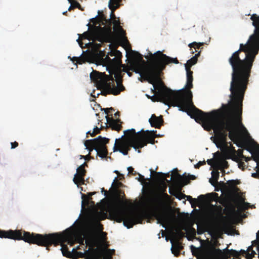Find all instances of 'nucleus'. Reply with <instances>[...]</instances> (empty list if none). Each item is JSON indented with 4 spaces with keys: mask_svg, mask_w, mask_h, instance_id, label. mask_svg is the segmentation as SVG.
Returning a JSON list of instances; mask_svg holds the SVG:
<instances>
[{
    "mask_svg": "<svg viewBox=\"0 0 259 259\" xmlns=\"http://www.w3.org/2000/svg\"><path fill=\"white\" fill-rule=\"evenodd\" d=\"M250 20L254 27L251 34L245 44H240L238 50L234 52L229 59V62L232 68V79L230 83L231 103L223 105L227 109L229 106L236 119L231 118H220V111L214 110L206 113L196 107L192 102L193 71L191 68L185 67L187 72V82L185 89L180 90L178 95L184 94L186 101V107L190 109L195 120L202 124L207 131L213 130L216 139L220 144H225L227 137L234 144L244 148L251 154L252 150L249 147H244L240 142V134L237 127L238 124L244 130L245 127L242 123L243 100L249 82L253 63L259 51V15L253 14Z\"/></svg>",
    "mask_w": 259,
    "mask_h": 259,
    "instance_id": "obj_1",
    "label": "nucleus"
},
{
    "mask_svg": "<svg viewBox=\"0 0 259 259\" xmlns=\"http://www.w3.org/2000/svg\"><path fill=\"white\" fill-rule=\"evenodd\" d=\"M116 179V178L112 186L116 192V195L113 203L109 208V216L111 220L118 223L123 222L124 226L128 229L131 228L134 225L142 223L143 217L139 212L128 211L126 209V200L121 198V196L125 197L124 192L118 190V183L115 184Z\"/></svg>",
    "mask_w": 259,
    "mask_h": 259,
    "instance_id": "obj_2",
    "label": "nucleus"
},
{
    "mask_svg": "<svg viewBox=\"0 0 259 259\" xmlns=\"http://www.w3.org/2000/svg\"><path fill=\"white\" fill-rule=\"evenodd\" d=\"M145 134L142 130L136 133L134 128L124 131V136L120 139H116L113 147V151H119L124 155H127L132 147L138 150L140 153V149L146 146L147 143L154 144L156 131H146Z\"/></svg>",
    "mask_w": 259,
    "mask_h": 259,
    "instance_id": "obj_3",
    "label": "nucleus"
},
{
    "mask_svg": "<svg viewBox=\"0 0 259 259\" xmlns=\"http://www.w3.org/2000/svg\"><path fill=\"white\" fill-rule=\"evenodd\" d=\"M161 88L162 89L159 90L158 94L156 96H148V98L151 99L153 102H162L165 105L177 106L179 108L180 111L185 112L191 118L194 119V117L191 114L190 109L186 107V101L184 94L178 95L171 89L164 85V83L161 84L158 82H155V85L153 87L154 89L156 87ZM155 92V90H153Z\"/></svg>",
    "mask_w": 259,
    "mask_h": 259,
    "instance_id": "obj_4",
    "label": "nucleus"
},
{
    "mask_svg": "<svg viewBox=\"0 0 259 259\" xmlns=\"http://www.w3.org/2000/svg\"><path fill=\"white\" fill-rule=\"evenodd\" d=\"M139 57L140 61H135L130 65V69L136 73L140 74L144 80L148 81L153 85H155V82L163 84V82L159 77L155 63L154 61L153 54L150 53L149 64L147 65L146 62L143 59L142 55L136 53Z\"/></svg>",
    "mask_w": 259,
    "mask_h": 259,
    "instance_id": "obj_5",
    "label": "nucleus"
},
{
    "mask_svg": "<svg viewBox=\"0 0 259 259\" xmlns=\"http://www.w3.org/2000/svg\"><path fill=\"white\" fill-rule=\"evenodd\" d=\"M90 78L96 83L98 89L101 91V94L103 96L110 94L118 95L125 90L120 81H117L116 86L113 77L105 73L93 71L90 74Z\"/></svg>",
    "mask_w": 259,
    "mask_h": 259,
    "instance_id": "obj_6",
    "label": "nucleus"
},
{
    "mask_svg": "<svg viewBox=\"0 0 259 259\" xmlns=\"http://www.w3.org/2000/svg\"><path fill=\"white\" fill-rule=\"evenodd\" d=\"M166 189V188L165 187L161 192L155 194L148 201L149 209L153 214L158 223L161 224L164 228H165L166 225L170 222L169 214L166 212L161 211L165 202L169 201L170 199V196L165 192Z\"/></svg>",
    "mask_w": 259,
    "mask_h": 259,
    "instance_id": "obj_7",
    "label": "nucleus"
},
{
    "mask_svg": "<svg viewBox=\"0 0 259 259\" xmlns=\"http://www.w3.org/2000/svg\"><path fill=\"white\" fill-rule=\"evenodd\" d=\"M0 238L23 240L29 244L45 246V234L31 233L22 230H9L8 231L0 230Z\"/></svg>",
    "mask_w": 259,
    "mask_h": 259,
    "instance_id": "obj_8",
    "label": "nucleus"
},
{
    "mask_svg": "<svg viewBox=\"0 0 259 259\" xmlns=\"http://www.w3.org/2000/svg\"><path fill=\"white\" fill-rule=\"evenodd\" d=\"M87 39L89 40H97L101 43L111 42L113 40V33L111 27H101L100 26H94L90 28L89 30L84 32L77 39L80 47L82 48L83 44L80 39Z\"/></svg>",
    "mask_w": 259,
    "mask_h": 259,
    "instance_id": "obj_9",
    "label": "nucleus"
},
{
    "mask_svg": "<svg viewBox=\"0 0 259 259\" xmlns=\"http://www.w3.org/2000/svg\"><path fill=\"white\" fill-rule=\"evenodd\" d=\"M109 142V139L102 137L101 136L92 140H85L84 145L86 149L89 151V153L85 156L81 155L80 158H84L85 160H89L92 158L90 154L91 152L93 150L96 151L97 157L99 156L101 157V159L107 158L108 152L106 144L108 143Z\"/></svg>",
    "mask_w": 259,
    "mask_h": 259,
    "instance_id": "obj_10",
    "label": "nucleus"
},
{
    "mask_svg": "<svg viewBox=\"0 0 259 259\" xmlns=\"http://www.w3.org/2000/svg\"><path fill=\"white\" fill-rule=\"evenodd\" d=\"M85 243L87 246H89L88 250L92 251L97 250L96 253L100 254L102 256V259H112V255L115 253L114 249H108L109 245L107 243L103 245L100 248H95L99 244L98 239L94 235L89 234L85 236Z\"/></svg>",
    "mask_w": 259,
    "mask_h": 259,
    "instance_id": "obj_11",
    "label": "nucleus"
},
{
    "mask_svg": "<svg viewBox=\"0 0 259 259\" xmlns=\"http://www.w3.org/2000/svg\"><path fill=\"white\" fill-rule=\"evenodd\" d=\"M153 57L160 78L163 74L162 71L165 69L167 65L170 63H179L177 58H172L168 57L159 51L153 54Z\"/></svg>",
    "mask_w": 259,
    "mask_h": 259,
    "instance_id": "obj_12",
    "label": "nucleus"
},
{
    "mask_svg": "<svg viewBox=\"0 0 259 259\" xmlns=\"http://www.w3.org/2000/svg\"><path fill=\"white\" fill-rule=\"evenodd\" d=\"M99 55L105 63L111 66H118L121 63L122 53L116 49H111L107 55L105 52L99 51Z\"/></svg>",
    "mask_w": 259,
    "mask_h": 259,
    "instance_id": "obj_13",
    "label": "nucleus"
},
{
    "mask_svg": "<svg viewBox=\"0 0 259 259\" xmlns=\"http://www.w3.org/2000/svg\"><path fill=\"white\" fill-rule=\"evenodd\" d=\"M87 174V170L83 165H80L76 169V173L73 178V182L77 186L84 184V177Z\"/></svg>",
    "mask_w": 259,
    "mask_h": 259,
    "instance_id": "obj_14",
    "label": "nucleus"
},
{
    "mask_svg": "<svg viewBox=\"0 0 259 259\" xmlns=\"http://www.w3.org/2000/svg\"><path fill=\"white\" fill-rule=\"evenodd\" d=\"M176 172L175 176L176 177V180L181 186V187L184 186L190 183V180H194L196 179V177L194 175H189L188 177L185 176L182 177L178 172V169H176Z\"/></svg>",
    "mask_w": 259,
    "mask_h": 259,
    "instance_id": "obj_15",
    "label": "nucleus"
},
{
    "mask_svg": "<svg viewBox=\"0 0 259 259\" xmlns=\"http://www.w3.org/2000/svg\"><path fill=\"white\" fill-rule=\"evenodd\" d=\"M173 236L177 242V243L175 248L172 247L171 250L172 253H174L175 256H178L180 254L179 252L181 249L180 244L179 243V240L184 237V233L180 230H178L176 233H173Z\"/></svg>",
    "mask_w": 259,
    "mask_h": 259,
    "instance_id": "obj_16",
    "label": "nucleus"
},
{
    "mask_svg": "<svg viewBox=\"0 0 259 259\" xmlns=\"http://www.w3.org/2000/svg\"><path fill=\"white\" fill-rule=\"evenodd\" d=\"M107 124L108 125L107 127H110L112 130L119 132L121 130L122 125L119 123L120 122V119H114L112 117H109L108 115L106 116Z\"/></svg>",
    "mask_w": 259,
    "mask_h": 259,
    "instance_id": "obj_17",
    "label": "nucleus"
},
{
    "mask_svg": "<svg viewBox=\"0 0 259 259\" xmlns=\"http://www.w3.org/2000/svg\"><path fill=\"white\" fill-rule=\"evenodd\" d=\"M151 126L157 128H160L164 122L162 116H156L155 114H152L151 118L149 119Z\"/></svg>",
    "mask_w": 259,
    "mask_h": 259,
    "instance_id": "obj_18",
    "label": "nucleus"
},
{
    "mask_svg": "<svg viewBox=\"0 0 259 259\" xmlns=\"http://www.w3.org/2000/svg\"><path fill=\"white\" fill-rule=\"evenodd\" d=\"M99 16L97 17L96 18H93L92 20V22L95 24H99L100 23H102L103 24L105 23L108 24L109 26L108 27L104 26L106 28L111 27V19H107L106 18V16L103 14L102 12L99 11L98 12ZM112 29V28H111Z\"/></svg>",
    "mask_w": 259,
    "mask_h": 259,
    "instance_id": "obj_19",
    "label": "nucleus"
},
{
    "mask_svg": "<svg viewBox=\"0 0 259 259\" xmlns=\"http://www.w3.org/2000/svg\"><path fill=\"white\" fill-rule=\"evenodd\" d=\"M122 0H110L109 2L108 7L111 11H115L118 9L121 5Z\"/></svg>",
    "mask_w": 259,
    "mask_h": 259,
    "instance_id": "obj_20",
    "label": "nucleus"
},
{
    "mask_svg": "<svg viewBox=\"0 0 259 259\" xmlns=\"http://www.w3.org/2000/svg\"><path fill=\"white\" fill-rule=\"evenodd\" d=\"M97 250H93L92 251H85V254L87 255V259H102V256L96 253Z\"/></svg>",
    "mask_w": 259,
    "mask_h": 259,
    "instance_id": "obj_21",
    "label": "nucleus"
},
{
    "mask_svg": "<svg viewBox=\"0 0 259 259\" xmlns=\"http://www.w3.org/2000/svg\"><path fill=\"white\" fill-rule=\"evenodd\" d=\"M112 23H113L118 30L119 32L122 35H124L125 34V31L123 30L121 26L119 25L120 21L119 18H118L117 20L116 19H114L112 20ZM114 29L115 30V27H114Z\"/></svg>",
    "mask_w": 259,
    "mask_h": 259,
    "instance_id": "obj_22",
    "label": "nucleus"
},
{
    "mask_svg": "<svg viewBox=\"0 0 259 259\" xmlns=\"http://www.w3.org/2000/svg\"><path fill=\"white\" fill-rule=\"evenodd\" d=\"M212 178L209 180V182L213 186H214L219 178V172L218 170H213L211 172Z\"/></svg>",
    "mask_w": 259,
    "mask_h": 259,
    "instance_id": "obj_23",
    "label": "nucleus"
},
{
    "mask_svg": "<svg viewBox=\"0 0 259 259\" xmlns=\"http://www.w3.org/2000/svg\"><path fill=\"white\" fill-rule=\"evenodd\" d=\"M200 52L196 54L195 56H193L190 59L187 61V63L185 64V66H187V67L191 68V66L194 64H195L197 62V57L199 56Z\"/></svg>",
    "mask_w": 259,
    "mask_h": 259,
    "instance_id": "obj_24",
    "label": "nucleus"
},
{
    "mask_svg": "<svg viewBox=\"0 0 259 259\" xmlns=\"http://www.w3.org/2000/svg\"><path fill=\"white\" fill-rule=\"evenodd\" d=\"M237 204L238 209L240 211L247 209L250 205L249 203L245 202L244 201L242 202H237Z\"/></svg>",
    "mask_w": 259,
    "mask_h": 259,
    "instance_id": "obj_25",
    "label": "nucleus"
},
{
    "mask_svg": "<svg viewBox=\"0 0 259 259\" xmlns=\"http://www.w3.org/2000/svg\"><path fill=\"white\" fill-rule=\"evenodd\" d=\"M93 218L94 220H96L98 222V224L99 227L101 228V229H103L102 225L99 223V221L105 219V218L103 217V215L100 212H97L93 215Z\"/></svg>",
    "mask_w": 259,
    "mask_h": 259,
    "instance_id": "obj_26",
    "label": "nucleus"
},
{
    "mask_svg": "<svg viewBox=\"0 0 259 259\" xmlns=\"http://www.w3.org/2000/svg\"><path fill=\"white\" fill-rule=\"evenodd\" d=\"M156 176L157 177V179L161 180L162 181H166L168 183L170 182V180H168L166 179V177H169V173L165 174L162 172H156Z\"/></svg>",
    "mask_w": 259,
    "mask_h": 259,
    "instance_id": "obj_27",
    "label": "nucleus"
},
{
    "mask_svg": "<svg viewBox=\"0 0 259 259\" xmlns=\"http://www.w3.org/2000/svg\"><path fill=\"white\" fill-rule=\"evenodd\" d=\"M228 253L230 256H233L237 259H241L240 253L239 251L234 249L228 250Z\"/></svg>",
    "mask_w": 259,
    "mask_h": 259,
    "instance_id": "obj_28",
    "label": "nucleus"
},
{
    "mask_svg": "<svg viewBox=\"0 0 259 259\" xmlns=\"http://www.w3.org/2000/svg\"><path fill=\"white\" fill-rule=\"evenodd\" d=\"M253 160L257 162V165L256 167V168H257V170H256V172L252 173L251 174V177L254 178L259 179V162L258 159L256 157H253Z\"/></svg>",
    "mask_w": 259,
    "mask_h": 259,
    "instance_id": "obj_29",
    "label": "nucleus"
},
{
    "mask_svg": "<svg viewBox=\"0 0 259 259\" xmlns=\"http://www.w3.org/2000/svg\"><path fill=\"white\" fill-rule=\"evenodd\" d=\"M203 43H197L196 42H193L189 44L188 46L191 49L194 48L195 50L196 49H199V48L203 45Z\"/></svg>",
    "mask_w": 259,
    "mask_h": 259,
    "instance_id": "obj_30",
    "label": "nucleus"
},
{
    "mask_svg": "<svg viewBox=\"0 0 259 259\" xmlns=\"http://www.w3.org/2000/svg\"><path fill=\"white\" fill-rule=\"evenodd\" d=\"M240 183V182L238 180H230V181H228L227 182V183L228 184V185L231 187H233V188H237L236 187V185H237V184H239Z\"/></svg>",
    "mask_w": 259,
    "mask_h": 259,
    "instance_id": "obj_31",
    "label": "nucleus"
},
{
    "mask_svg": "<svg viewBox=\"0 0 259 259\" xmlns=\"http://www.w3.org/2000/svg\"><path fill=\"white\" fill-rule=\"evenodd\" d=\"M221 165L222 167V168L221 169L222 170V172L223 173L225 174V171L224 169L228 168L229 167V163L226 160H224L221 162Z\"/></svg>",
    "mask_w": 259,
    "mask_h": 259,
    "instance_id": "obj_32",
    "label": "nucleus"
},
{
    "mask_svg": "<svg viewBox=\"0 0 259 259\" xmlns=\"http://www.w3.org/2000/svg\"><path fill=\"white\" fill-rule=\"evenodd\" d=\"M103 128V127L102 126L101 128H99L97 126L94 128L93 131L92 132L91 136L94 137L97 134L100 133L101 130Z\"/></svg>",
    "mask_w": 259,
    "mask_h": 259,
    "instance_id": "obj_33",
    "label": "nucleus"
},
{
    "mask_svg": "<svg viewBox=\"0 0 259 259\" xmlns=\"http://www.w3.org/2000/svg\"><path fill=\"white\" fill-rule=\"evenodd\" d=\"M72 4L74 8H78L79 10H80L81 11H83V9L81 8V6L80 5V4L76 1L73 0L72 1Z\"/></svg>",
    "mask_w": 259,
    "mask_h": 259,
    "instance_id": "obj_34",
    "label": "nucleus"
},
{
    "mask_svg": "<svg viewBox=\"0 0 259 259\" xmlns=\"http://www.w3.org/2000/svg\"><path fill=\"white\" fill-rule=\"evenodd\" d=\"M256 238H257V240H254L252 242L253 244H254V243L258 244L257 245V250L258 253V258H259V230L257 231V232L256 233Z\"/></svg>",
    "mask_w": 259,
    "mask_h": 259,
    "instance_id": "obj_35",
    "label": "nucleus"
},
{
    "mask_svg": "<svg viewBox=\"0 0 259 259\" xmlns=\"http://www.w3.org/2000/svg\"><path fill=\"white\" fill-rule=\"evenodd\" d=\"M127 170L129 174H132L134 176H135L137 174V172L134 171V169L132 166H130L127 168Z\"/></svg>",
    "mask_w": 259,
    "mask_h": 259,
    "instance_id": "obj_36",
    "label": "nucleus"
},
{
    "mask_svg": "<svg viewBox=\"0 0 259 259\" xmlns=\"http://www.w3.org/2000/svg\"><path fill=\"white\" fill-rule=\"evenodd\" d=\"M176 198L179 199L180 200L185 198V197L186 196L185 194H182V193H177L176 194Z\"/></svg>",
    "mask_w": 259,
    "mask_h": 259,
    "instance_id": "obj_37",
    "label": "nucleus"
},
{
    "mask_svg": "<svg viewBox=\"0 0 259 259\" xmlns=\"http://www.w3.org/2000/svg\"><path fill=\"white\" fill-rule=\"evenodd\" d=\"M255 254H256L254 250H252L251 251V253H247V254H246V258L253 257Z\"/></svg>",
    "mask_w": 259,
    "mask_h": 259,
    "instance_id": "obj_38",
    "label": "nucleus"
},
{
    "mask_svg": "<svg viewBox=\"0 0 259 259\" xmlns=\"http://www.w3.org/2000/svg\"><path fill=\"white\" fill-rule=\"evenodd\" d=\"M237 154L239 158L242 159V158H245V156L243 154V150L238 149L237 150Z\"/></svg>",
    "mask_w": 259,
    "mask_h": 259,
    "instance_id": "obj_39",
    "label": "nucleus"
},
{
    "mask_svg": "<svg viewBox=\"0 0 259 259\" xmlns=\"http://www.w3.org/2000/svg\"><path fill=\"white\" fill-rule=\"evenodd\" d=\"M217 210L218 211V214L219 216L222 215V211L223 210V208L221 205H218L215 206Z\"/></svg>",
    "mask_w": 259,
    "mask_h": 259,
    "instance_id": "obj_40",
    "label": "nucleus"
},
{
    "mask_svg": "<svg viewBox=\"0 0 259 259\" xmlns=\"http://www.w3.org/2000/svg\"><path fill=\"white\" fill-rule=\"evenodd\" d=\"M205 164V161L204 160L203 161H199L195 165V167L196 168H199L200 166Z\"/></svg>",
    "mask_w": 259,
    "mask_h": 259,
    "instance_id": "obj_41",
    "label": "nucleus"
},
{
    "mask_svg": "<svg viewBox=\"0 0 259 259\" xmlns=\"http://www.w3.org/2000/svg\"><path fill=\"white\" fill-rule=\"evenodd\" d=\"M11 148L14 149V148H16L17 147H18V143L16 141H15L14 142H11Z\"/></svg>",
    "mask_w": 259,
    "mask_h": 259,
    "instance_id": "obj_42",
    "label": "nucleus"
},
{
    "mask_svg": "<svg viewBox=\"0 0 259 259\" xmlns=\"http://www.w3.org/2000/svg\"><path fill=\"white\" fill-rule=\"evenodd\" d=\"M186 197H187V200L190 201V203H192V201H193L195 202L197 201V200L196 199H193L191 196H186Z\"/></svg>",
    "mask_w": 259,
    "mask_h": 259,
    "instance_id": "obj_43",
    "label": "nucleus"
},
{
    "mask_svg": "<svg viewBox=\"0 0 259 259\" xmlns=\"http://www.w3.org/2000/svg\"><path fill=\"white\" fill-rule=\"evenodd\" d=\"M114 12L115 11H111L110 14V18L109 19H111V21L114 19H116Z\"/></svg>",
    "mask_w": 259,
    "mask_h": 259,
    "instance_id": "obj_44",
    "label": "nucleus"
},
{
    "mask_svg": "<svg viewBox=\"0 0 259 259\" xmlns=\"http://www.w3.org/2000/svg\"><path fill=\"white\" fill-rule=\"evenodd\" d=\"M240 253V255H245V257H246V254H247V251H245L244 250H242L241 249L240 251H239Z\"/></svg>",
    "mask_w": 259,
    "mask_h": 259,
    "instance_id": "obj_45",
    "label": "nucleus"
},
{
    "mask_svg": "<svg viewBox=\"0 0 259 259\" xmlns=\"http://www.w3.org/2000/svg\"><path fill=\"white\" fill-rule=\"evenodd\" d=\"M121 65V66L123 67V71L124 72V70H130V67H128V66H126L125 65H122L121 63L119 65Z\"/></svg>",
    "mask_w": 259,
    "mask_h": 259,
    "instance_id": "obj_46",
    "label": "nucleus"
},
{
    "mask_svg": "<svg viewBox=\"0 0 259 259\" xmlns=\"http://www.w3.org/2000/svg\"><path fill=\"white\" fill-rule=\"evenodd\" d=\"M138 174L139 176V179H138L139 181L143 182L145 180L144 177L140 174Z\"/></svg>",
    "mask_w": 259,
    "mask_h": 259,
    "instance_id": "obj_47",
    "label": "nucleus"
},
{
    "mask_svg": "<svg viewBox=\"0 0 259 259\" xmlns=\"http://www.w3.org/2000/svg\"><path fill=\"white\" fill-rule=\"evenodd\" d=\"M213 162H214V159L213 158L210 159H208L207 160V162L208 164L209 165H212Z\"/></svg>",
    "mask_w": 259,
    "mask_h": 259,
    "instance_id": "obj_48",
    "label": "nucleus"
},
{
    "mask_svg": "<svg viewBox=\"0 0 259 259\" xmlns=\"http://www.w3.org/2000/svg\"><path fill=\"white\" fill-rule=\"evenodd\" d=\"M169 193L172 195H174V196H176V194L177 193L176 192H175V190H172L171 188H169Z\"/></svg>",
    "mask_w": 259,
    "mask_h": 259,
    "instance_id": "obj_49",
    "label": "nucleus"
},
{
    "mask_svg": "<svg viewBox=\"0 0 259 259\" xmlns=\"http://www.w3.org/2000/svg\"><path fill=\"white\" fill-rule=\"evenodd\" d=\"M252 158V157H246L245 156V158H242V159L244 160L245 161L247 162L250 160Z\"/></svg>",
    "mask_w": 259,
    "mask_h": 259,
    "instance_id": "obj_50",
    "label": "nucleus"
},
{
    "mask_svg": "<svg viewBox=\"0 0 259 259\" xmlns=\"http://www.w3.org/2000/svg\"><path fill=\"white\" fill-rule=\"evenodd\" d=\"M101 192H104V195L105 196H107L108 195V192L107 191V190H105L104 189V188H102V189H101Z\"/></svg>",
    "mask_w": 259,
    "mask_h": 259,
    "instance_id": "obj_51",
    "label": "nucleus"
},
{
    "mask_svg": "<svg viewBox=\"0 0 259 259\" xmlns=\"http://www.w3.org/2000/svg\"><path fill=\"white\" fill-rule=\"evenodd\" d=\"M79 57H73L72 59V60L73 62H74L75 61L77 62L79 61Z\"/></svg>",
    "mask_w": 259,
    "mask_h": 259,
    "instance_id": "obj_52",
    "label": "nucleus"
},
{
    "mask_svg": "<svg viewBox=\"0 0 259 259\" xmlns=\"http://www.w3.org/2000/svg\"><path fill=\"white\" fill-rule=\"evenodd\" d=\"M70 3L71 4V5L70 6V7L68 8V11H70L72 10H73L74 9V6L72 4V2Z\"/></svg>",
    "mask_w": 259,
    "mask_h": 259,
    "instance_id": "obj_53",
    "label": "nucleus"
},
{
    "mask_svg": "<svg viewBox=\"0 0 259 259\" xmlns=\"http://www.w3.org/2000/svg\"><path fill=\"white\" fill-rule=\"evenodd\" d=\"M84 62V60L82 58L79 57V60L78 62H77V63H78L79 64H81L82 63Z\"/></svg>",
    "mask_w": 259,
    "mask_h": 259,
    "instance_id": "obj_54",
    "label": "nucleus"
},
{
    "mask_svg": "<svg viewBox=\"0 0 259 259\" xmlns=\"http://www.w3.org/2000/svg\"><path fill=\"white\" fill-rule=\"evenodd\" d=\"M252 250H253V247H252V246H250L248 247V249H247V252H249L250 251H251Z\"/></svg>",
    "mask_w": 259,
    "mask_h": 259,
    "instance_id": "obj_55",
    "label": "nucleus"
},
{
    "mask_svg": "<svg viewBox=\"0 0 259 259\" xmlns=\"http://www.w3.org/2000/svg\"><path fill=\"white\" fill-rule=\"evenodd\" d=\"M124 72H126L129 76H132L133 75L132 73L130 72L129 70H124Z\"/></svg>",
    "mask_w": 259,
    "mask_h": 259,
    "instance_id": "obj_56",
    "label": "nucleus"
},
{
    "mask_svg": "<svg viewBox=\"0 0 259 259\" xmlns=\"http://www.w3.org/2000/svg\"><path fill=\"white\" fill-rule=\"evenodd\" d=\"M230 150L233 152V153H236V151L235 150V148L234 147H233L232 146L230 148Z\"/></svg>",
    "mask_w": 259,
    "mask_h": 259,
    "instance_id": "obj_57",
    "label": "nucleus"
},
{
    "mask_svg": "<svg viewBox=\"0 0 259 259\" xmlns=\"http://www.w3.org/2000/svg\"><path fill=\"white\" fill-rule=\"evenodd\" d=\"M215 251L217 252V253L219 254H221L222 253V250L220 249H215Z\"/></svg>",
    "mask_w": 259,
    "mask_h": 259,
    "instance_id": "obj_58",
    "label": "nucleus"
},
{
    "mask_svg": "<svg viewBox=\"0 0 259 259\" xmlns=\"http://www.w3.org/2000/svg\"><path fill=\"white\" fill-rule=\"evenodd\" d=\"M104 112L106 114H108L109 112V108H105L104 109Z\"/></svg>",
    "mask_w": 259,
    "mask_h": 259,
    "instance_id": "obj_59",
    "label": "nucleus"
},
{
    "mask_svg": "<svg viewBox=\"0 0 259 259\" xmlns=\"http://www.w3.org/2000/svg\"><path fill=\"white\" fill-rule=\"evenodd\" d=\"M231 209L233 211H235V207L234 205H231Z\"/></svg>",
    "mask_w": 259,
    "mask_h": 259,
    "instance_id": "obj_60",
    "label": "nucleus"
},
{
    "mask_svg": "<svg viewBox=\"0 0 259 259\" xmlns=\"http://www.w3.org/2000/svg\"><path fill=\"white\" fill-rule=\"evenodd\" d=\"M119 112L117 111L114 114V115L116 117L117 116H119Z\"/></svg>",
    "mask_w": 259,
    "mask_h": 259,
    "instance_id": "obj_61",
    "label": "nucleus"
},
{
    "mask_svg": "<svg viewBox=\"0 0 259 259\" xmlns=\"http://www.w3.org/2000/svg\"><path fill=\"white\" fill-rule=\"evenodd\" d=\"M81 165H83L84 168H85V166H88V164L86 162H84V163L81 164Z\"/></svg>",
    "mask_w": 259,
    "mask_h": 259,
    "instance_id": "obj_62",
    "label": "nucleus"
},
{
    "mask_svg": "<svg viewBox=\"0 0 259 259\" xmlns=\"http://www.w3.org/2000/svg\"><path fill=\"white\" fill-rule=\"evenodd\" d=\"M213 195H214L216 197H217V198H218V194L216 193H213L212 194Z\"/></svg>",
    "mask_w": 259,
    "mask_h": 259,
    "instance_id": "obj_63",
    "label": "nucleus"
},
{
    "mask_svg": "<svg viewBox=\"0 0 259 259\" xmlns=\"http://www.w3.org/2000/svg\"><path fill=\"white\" fill-rule=\"evenodd\" d=\"M97 45H98V48H100L102 46L101 44H98Z\"/></svg>",
    "mask_w": 259,
    "mask_h": 259,
    "instance_id": "obj_64",
    "label": "nucleus"
}]
</instances>
